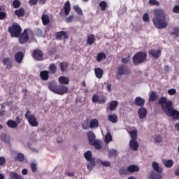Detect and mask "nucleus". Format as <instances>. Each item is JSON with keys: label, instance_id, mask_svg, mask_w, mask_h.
<instances>
[{"label": "nucleus", "instance_id": "obj_56", "mask_svg": "<svg viewBox=\"0 0 179 179\" xmlns=\"http://www.w3.org/2000/svg\"><path fill=\"white\" fill-rule=\"evenodd\" d=\"M101 164H103L105 167H110L111 164L108 161H101Z\"/></svg>", "mask_w": 179, "mask_h": 179}, {"label": "nucleus", "instance_id": "obj_61", "mask_svg": "<svg viewBox=\"0 0 179 179\" xmlns=\"http://www.w3.org/2000/svg\"><path fill=\"white\" fill-rule=\"evenodd\" d=\"M6 163V159H5V157H0V166H3Z\"/></svg>", "mask_w": 179, "mask_h": 179}, {"label": "nucleus", "instance_id": "obj_32", "mask_svg": "<svg viewBox=\"0 0 179 179\" xmlns=\"http://www.w3.org/2000/svg\"><path fill=\"white\" fill-rule=\"evenodd\" d=\"M129 134L131 136L130 141H136L138 139V131L136 130L131 131Z\"/></svg>", "mask_w": 179, "mask_h": 179}, {"label": "nucleus", "instance_id": "obj_4", "mask_svg": "<svg viewBox=\"0 0 179 179\" xmlns=\"http://www.w3.org/2000/svg\"><path fill=\"white\" fill-rule=\"evenodd\" d=\"M87 136L91 146H94L97 150L101 149V141H100V140H96V134H94L93 131H88Z\"/></svg>", "mask_w": 179, "mask_h": 179}, {"label": "nucleus", "instance_id": "obj_28", "mask_svg": "<svg viewBox=\"0 0 179 179\" xmlns=\"http://www.w3.org/2000/svg\"><path fill=\"white\" fill-rule=\"evenodd\" d=\"M99 127V120L97 119H92L90 122V128H97Z\"/></svg>", "mask_w": 179, "mask_h": 179}, {"label": "nucleus", "instance_id": "obj_9", "mask_svg": "<svg viewBox=\"0 0 179 179\" xmlns=\"http://www.w3.org/2000/svg\"><path fill=\"white\" fill-rule=\"evenodd\" d=\"M131 69L124 64H120L117 67V75L122 76L124 75H131Z\"/></svg>", "mask_w": 179, "mask_h": 179}, {"label": "nucleus", "instance_id": "obj_12", "mask_svg": "<svg viewBox=\"0 0 179 179\" xmlns=\"http://www.w3.org/2000/svg\"><path fill=\"white\" fill-rule=\"evenodd\" d=\"M62 37H64V40H68L69 38L68 33H66L65 31H60L55 33V38L58 41H61V40H62Z\"/></svg>", "mask_w": 179, "mask_h": 179}, {"label": "nucleus", "instance_id": "obj_46", "mask_svg": "<svg viewBox=\"0 0 179 179\" xmlns=\"http://www.w3.org/2000/svg\"><path fill=\"white\" fill-rule=\"evenodd\" d=\"M99 6L101 8V10H106V8H107V3L104 1H101V3H99Z\"/></svg>", "mask_w": 179, "mask_h": 179}, {"label": "nucleus", "instance_id": "obj_5", "mask_svg": "<svg viewBox=\"0 0 179 179\" xmlns=\"http://www.w3.org/2000/svg\"><path fill=\"white\" fill-rule=\"evenodd\" d=\"M8 31L11 37L17 38L22 34V27L19 24L14 22L8 28Z\"/></svg>", "mask_w": 179, "mask_h": 179}, {"label": "nucleus", "instance_id": "obj_52", "mask_svg": "<svg viewBox=\"0 0 179 179\" xmlns=\"http://www.w3.org/2000/svg\"><path fill=\"white\" fill-rule=\"evenodd\" d=\"M154 141L155 143H160V142L163 141V137H162L161 136H157L156 137H155Z\"/></svg>", "mask_w": 179, "mask_h": 179}, {"label": "nucleus", "instance_id": "obj_36", "mask_svg": "<svg viewBox=\"0 0 179 179\" xmlns=\"http://www.w3.org/2000/svg\"><path fill=\"white\" fill-rule=\"evenodd\" d=\"M164 164L167 169H171L174 166V162L172 159H168L164 162Z\"/></svg>", "mask_w": 179, "mask_h": 179}, {"label": "nucleus", "instance_id": "obj_40", "mask_svg": "<svg viewBox=\"0 0 179 179\" xmlns=\"http://www.w3.org/2000/svg\"><path fill=\"white\" fill-rule=\"evenodd\" d=\"M50 73H57V66L55 64H50L48 68Z\"/></svg>", "mask_w": 179, "mask_h": 179}, {"label": "nucleus", "instance_id": "obj_11", "mask_svg": "<svg viewBox=\"0 0 179 179\" xmlns=\"http://www.w3.org/2000/svg\"><path fill=\"white\" fill-rule=\"evenodd\" d=\"M17 38H19L20 44H26L29 39V31L27 29H24L23 33L20 34Z\"/></svg>", "mask_w": 179, "mask_h": 179}, {"label": "nucleus", "instance_id": "obj_41", "mask_svg": "<svg viewBox=\"0 0 179 179\" xmlns=\"http://www.w3.org/2000/svg\"><path fill=\"white\" fill-rule=\"evenodd\" d=\"M109 157H114L115 156H118V151L115 149L110 150L108 151Z\"/></svg>", "mask_w": 179, "mask_h": 179}, {"label": "nucleus", "instance_id": "obj_64", "mask_svg": "<svg viewBox=\"0 0 179 179\" xmlns=\"http://www.w3.org/2000/svg\"><path fill=\"white\" fill-rule=\"evenodd\" d=\"M15 123L17 124V125H18L19 124H20L21 121H20V117L17 116L15 117Z\"/></svg>", "mask_w": 179, "mask_h": 179}, {"label": "nucleus", "instance_id": "obj_27", "mask_svg": "<svg viewBox=\"0 0 179 179\" xmlns=\"http://www.w3.org/2000/svg\"><path fill=\"white\" fill-rule=\"evenodd\" d=\"M108 120L110 122H113V124H115V122H118V117H117V115H115V114L108 115Z\"/></svg>", "mask_w": 179, "mask_h": 179}, {"label": "nucleus", "instance_id": "obj_21", "mask_svg": "<svg viewBox=\"0 0 179 179\" xmlns=\"http://www.w3.org/2000/svg\"><path fill=\"white\" fill-rule=\"evenodd\" d=\"M95 76L97 79H101L103 78V75L104 74V71L101 68L98 67L96 69H94Z\"/></svg>", "mask_w": 179, "mask_h": 179}, {"label": "nucleus", "instance_id": "obj_31", "mask_svg": "<svg viewBox=\"0 0 179 179\" xmlns=\"http://www.w3.org/2000/svg\"><path fill=\"white\" fill-rule=\"evenodd\" d=\"M6 125L8 128H17V123L12 120H8L6 122Z\"/></svg>", "mask_w": 179, "mask_h": 179}, {"label": "nucleus", "instance_id": "obj_34", "mask_svg": "<svg viewBox=\"0 0 179 179\" xmlns=\"http://www.w3.org/2000/svg\"><path fill=\"white\" fill-rule=\"evenodd\" d=\"M48 87L51 92H53V93H55L57 94V92L58 90V85L51 83L49 84Z\"/></svg>", "mask_w": 179, "mask_h": 179}, {"label": "nucleus", "instance_id": "obj_63", "mask_svg": "<svg viewBox=\"0 0 179 179\" xmlns=\"http://www.w3.org/2000/svg\"><path fill=\"white\" fill-rule=\"evenodd\" d=\"M98 103H99V104H104V103H106V98L99 99Z\"/></svg>", "mask_w": 179, "mask_h": 179}, {"label": "nucleus", "instance_id": "obj_45", "mask_svg": "<svg viewBox=\"0 0 179 179\" xmlns=\"http://www.w3.org/2000/svg\"><path fill=\"white\" fill-rule=\"evenodd\" d=\"M157 99V96L156 95V92L152 91L149 96V101H156Z\"/></svg>", "mask_w": 179, "mask_h": 179}, {"label": "nucleus", "instance_id": "obj_37", "mask_svg": "<svg viewBox=\"0 0 179 179\" xmlns=\"http://www.w3.org/2000/svg\"><path fill=\"white\" fill-rule=\"evenodd\" d=\"M106 54L104 52H101L97 55L96 61L97 62H101V61H103V59H106Z\"/></svg>", "mask_w": 179, "mask_h": 179}, {"label": "nucleus", "instance_id": "obj_50", "mask_svg": "<svg viewBox=\"0 0 179 179\" xmlns=\"http://www.w3.org/2000/svg\"><path fill=\"white\" fill-rule=\"evenodd\" d=\"M149 4L155 5V6H160V3L159 1H157V0H150Z\"/></svg>", "mask_w": 179, "mask_h": 179}, {"label": "nucleus", "instance_id": "obj_43", "mask_svg": "<svg viewBox=\"0 0 179 179\" xmlns=\"http://www.w3.org/2000/svg\"><path fill=\"white\" fill-rule=\"evenodd\" d=\"M73 9L78 13V15H83V11L82 10V8L79 7V6H73Z\"/></svg>", "mask_w": 179, "mask_h": 179}, {"label": "nucleus", "instance_id": "obj_17", "mask_svg": "<svg viewBox=\"0 0 179 179\" xmlns=\"http://www.w3.org/2000/svg\"><path fill=\"white\" fill-rule=\"evenodd\" d=\"M145 99L141 96L136 97L134 104L138 107H143L145 106Z\"/></svg>", "mask_w": 179, "mask_h": 179}, {"label": "nucleus", "instance_id": "obj_49", "mask_svg": "<svg viewBox=\"0 0 179 179\" xmlns=\"http://www.w3.org/2000/svg\"><path fill=\"white\" fill-rule=\"evenodd\" d=\"M143 22H145V23H149V22H150V20L149 19V14L145 13V14L143 15Z\"/></svg>", "mask_w": 179, "mask_h": 179}, {"label": "nucleus", "instance_id": "obj_30", "mask_svg": "<svg viewBox=\"0 0 179 179\" xmlns=\"http://www.w3.org/2000/svg\"><path fill=\"white\" fill-rule=\"evenodd\" d=\"M14 161L20 162V163H22V162H24V155L21 152L17 153V156L14 158Z\"/></svg>", "mask_w": 179, "mask_h": 179}, {"label": "nucleus", "instance_id": "obj_59", "mask_svg": "<svg viewBox=\"0 0 179 179\" xmlns=\"http://www.w3.org/2000/svg\"><path fill=\"white\" fill-rule=\"evenodd\" d=\"M129 59H131L129 56L125 58H122V64H128V62H129Z\"/></svg>", "mask_w": 179, "mask_h": 179}, {"label": "nucleus", "instance_id": "obj_26", "mask_svg": "<svg viewBox=\"0 0 179 179\" xmlns=\"http://www.w3.org/2000/svg\"><path fill=\"white\" fill-rule=\"evenodd\" d=\"M68 66H69V64L67 62H62L59 64V68L62 72H66Z\"/></svg>", "mask_w": 179, "mask_h": 179}, {"label": "nucleus", "instance_id": "obj_7", "mask_svg": "<svg viewBox=\"0 0 179 179\" xmlns=\"http://www.w3.org/2000/svg\"><path fill=\"white\" fill-rule=\"evenodd\" d=\"M84 157L87 161V167L90 171L93 170V168L96 166V158L92 157V151L88 150L84 154Z\"/></svg>", "mask_w": 179, "mask_h": 179}, {"label": "nucleus", "instance_id": "obj_8", "mask_svg": "<svg viewBox=\"0 0 179 179\" xmlns=\"http://www.w3.org/2000/svg\"><path fill=\"white\" fill-rule=\"evenodd\" d=\"M24 117L26 120H27L29 125L31 127H38V122L37 121V117L33 114H31V111L30 110H27L25 115Z\"/></svg>", "mask_w": 179, "mask_h": 179}, {"label": "nucleus", "instance_id": "obj_33", "mask_svg": "<svg viewBox=\"0 0 179 179\" xmlns=\"http://www.w3.org/2000/svg\"><path fill=\"white\" fill-rule=\"evenodd\" d=\"M117 106H118V101H112L110 103V105H109V110L110 111H114V110H115Z\"/></svg>", "mask_w": 179, "mask_h": 179}, {"label": "nucleus", "instance_id": "obj_53", "mask_svg": "<svg viewBox=\"0 0 179 179\" xmlns=\"http://www.w3.org/2000/svg\"><path fill=\"white\" fill-rule=\"evenodd\" d=\"M74 17H75V15H73L67 17L65 19L66 23H71V22H72V20H73V18H74Z\"/></svg>", "mask_w": 179, "mask_h": 179}, {"label": "nucleus", "instance_id": "obj_22", "mask_svg": "<svg viewBox=\"0 0 179 179\" xmlns=\"http://www.w3.org/2000/svg\"><path fill=\"white\" fill-rule=\"evenodd\" d=\"M50 71H42L40 72V76L42 80H48L50 79V76L48 75Z\"/></svg>", "mask_w": 179, "mask_h": 179}, {"label": "nucleus", "instance_id": "obj_48", "mask_svg": "<svg viewBox=\"0 0 179 179\" xmlns=\"http://www.w3.org/2000/svg\"><path fill=\"white\" fill-rule=\"evenodd\" d=\"M171 36L179 37V28H174V31L170 33Z\"/></svg>", "mask_w": 179, "mask_h": 179}, {"label": "nucleus", "instance_id": "obj_3", "mask_svg": "<svg viewBox=\"0 0 179 179\" xmlns=\"http://www.w3.org/2000/svg\"><path fill=\"white\" fill-rule=\"evenodd\" d=\"M152 167L154 171H152L150 173L148 179H163V176L161 175L162 173H163V168L159 166V163L153 162L152 164Z\"/></svg>", "mask_w": 179, "mask_h": 179}, {"label": "nucleus", "instance_id": "obj_60", "mask_svg": "<svg viewBox=\"0 0 179 179\" xmlns=\"http://www.w3.org/2000/svg\"><path fill=\"white\" fill-rule=\"evenodd\" d=\"M173 13H179V5H176L173 8Z\"/></svg>", "mask_w": 179, "mask_h": 179}, {"label": "nucleus", "instance_id": "obj_55", "mask_svg": "<svg viewBox=\"0 0 179 179\" xmlns=\"http://www.w3.org/2000/svg\"><path fill=\"white\" fill-rule=\"evenodd\" d=\"M31 169L32 173H36V171H37V164H36L34 163H31Z\"/></svg>", "mask_w": 179, "mask_h": 179}, {"label": "nucleus", "instance_id": "obj_13", "mask_svg": "<svg viewBox=\"0 0 179 179\" xmlns=\"http://www.w3.org/2000/svg\"><path fill=\"white\" fill-rule=\"evenodd\" d=\"M69 90V88H68V87L65 85H59L57 86V91L56 92V94H59L60 96H62V94H66Z\"/></svg>", "mask_w": 179, "mask_h": 179}, {"label": "nucleus", "instance_id": "obj_15", "mask_svg": "<svg viewBox=\"0 0 179 179\" xmlns=\"http://www.w3.org/2000/svg\"><path fill=\"white\" fill-rule=\"evenodd\" d=\"M24 58V53L22 52H17L15 55V60L17 64H22Z\"/></svg>", "mask_w": 179, "mask_h": 179}, {"label": "nucleus", "instance_id": "obj_6", "mask_svg": "<svg viewBox=\"0 0 179 179\" xmlns=\"http://www.w3.org/2000/svg\"><path fill=\"white\" fill-rule=\"evenodd\" d=\"M148 59V55L145 52H138L133 56V64L134 65H139L143 64Z\"/></svg>", "mask_w": 179, "mask_h": 179}, {"label": "nucleus", "instance_id": "obj_23", "mask_svg": "<svg viewBox=\"0 0 179 179\" xmlns=\"http://www.w3.org/2000/svg\"><path fill=\"white\" fill-rule=\"evenodd\" d=\"M15 16H17V17H23L24 16L25 10L23 8H20L15 10L14 12Z\"/></svg>", "mask_w": 179, "mask_h": 179}, {"label": "nucleus", "instance_id": "obj_58", "mask_svg": "<svg viewBox=\"0 0 179 179\" xmlns=\"http://www.w3.org/2000/svg\"><path fill=\"white\" fill-rule=\"evenodd\" d=\"M38 2V0H29L28 3L30 5V6H34Z\"/></svg>", "mask_w": 179, "mask_h": 179}, {"label": "nucleus", "instance_id": "obj_62", "mask_svg": "<svg viewBox=\"0 0 179 179\" xmlns=\"http://www.w3.org/2000/svg\"><path fill=\"white\" fill-rule=\"evenodd\" d=\"M82 127H83V129H89V128H90L89 124L87 123L83 124Z\"/></svg>", "mask_w": 179, "mask_h": 179}, {"label": "nucleus", "instance_id": "obj_35", "mask_svg": "<svg viewBox=\"0 0 179 179\" xmlns=\"http://www.w3.org/2000/svg\"><path fill=\"white\" fill-rule=\"evenodd\" d=\"M0 139L6 143H9L10 142V138H9V136H7L6 134H1Z\"/></svg>", "mask_w": 179, "mask_h": 179}, {"label": "nucleus", "instance_id": "obj_25", "mask_svg": "<svg viewBox=\"0 0 179 179\" xmlns=\"http://www.w3.org/2000/svg\"><path fill=\"white\" fill-rule=\"evenodd\" d=\"M127 171L129 173H136L139 171V166L136 165H130L127 167Z\"/></svg>", "mask_w": 179, "mask_h": 179}, {"label": "nucleus", "instance_id": "obj_38", "mask_svg": "<svg viewBox=\"0 0 179 179\" xmlns=\"http://www.w3.org/2000/svg\"><path fill=\"white\" fill-rule=\"evenodd\" d=\"M94 41H95V38L93 34H91L87 36V44H89V45H92V44H94Z\"/></svg>", "mask_w": 179, "mask_h": 179}, {"label": "nucleus", "instance_id": "obj_47", "mask_svg": "<svg viewBox=\"0 0 179 179\" xmlns=\"http://www.w3.org/2000/svg\"><path fill=\"white\" fill-rule=\"evenodd\" d=\"M2 8L0 6V20H3L6 18V13L1 11Z\"/></svg>", "mask_w": 179, "mask_h": 179}, {"label": "nucleus", "instance_id": "obj_2", "mask_svg": "<svg viewBox=\"0 0 179 179\" xmlns=\"http://www.w3.org/2000/svg\"><path fill=\"white\" fill-rule=\"evenodd\" d=\"M155 17L152 18V23L157 29H166L169 25V22L166 20L167 15L164 10L157 8L154 10Z\"/></svg>", "mask_w": 179, "mask_h": 179}, {"label": "nucleus", "instance_id": "obj_42", "mask_svg": "<svg viewBox=\"0 0 179 179\" xmlns=\"http://www.w3.org/2000/svg\"><path fill=\"white\" fill-rule=\"evenodd\" d=\"M113 141V136H111V134L107 133V134L105 136V142L106 143H109L110 142Z\"/></svg>", "mask_w": 179, "mask_h": 179}, {"label": "nucleus", "instance_id": "obj_10", "mask_svg": "<svg viewBox=\"0 0 179 179\" xmlns=\"http://www.w3.org/2000/svg\"><path fill=\"white\" fill-rule=\"evenodd\" d=\"M31 57L36 61H43L44 59V53H43V50L36 49L31 53Z\"/></svg>", "mask_w": 179, "mask_h": 179}, {"label": "nucleus", "instance_id": "obj_1", "mask_svg": "<svg viewBox=\"0 0 179 179\" xmlns=\"http://www.w3.org/2000/svg\"><path fill=\"white\" fill-rule=\"evenodd\" d=\"M158 103L161 106L162 111L168 117H172L173 120H179V111L173 108V102L171 101H167V98L162 96Z\"/></svg>", "mask_w": 179, "mask_h": 179}, {"label": "nucleus", "instance_id": "obj_20", "mask_svg": "<svg viewBox=\"0 0 179 179\" xmlns=\"http://www.w3.org/2000/svg\"><path fill=\"white\" fill-rule=\"evenodd\" d=\"M129 148L135 152L138 150V149H139V143H138V141H136V140L130 141Z\"/></svg>", "mask_w": 179, "mask_h": 179}, {"label": "nucleus", "instance_id": "obj_14", "mask_svg": "<svg viewBox=\"0 0 179 179\" xmlns=\"http://www.w3.org/2000/svg\"><path fill=\"white\" fill-rule=\"evenodd\" d=\"M3 65L6 66V69H8V71H10V69L13 68L12 59H10L9 57H5L3 59Z\"/></svg>", "mask_w": 179, "mask_h": 179}, {"label": "nucleus", "instance_id": "obj_16", "mask_svg": "<svg viewBox=\"0 0 179 179\" xmlns=\"http://www.w3.org/2000/svg\"><path fill=\"white\" fill-rule=\"evenodd\" d=\"M63 10L65 16H69L71 13V2L69 1H66L64 3Z\"/></svg>", "mask_w": 179, "mask_h": 179}, {"label": "nucleus", "instance_id": "obj_54", "mask_svg": "<svg viewBox=\"0 0 179 179\" xmlns=\"http://www.w3.org/2000/svg\"><path fill=\"white\" fill-rule=\"evenodd\" d=\"M92 103H99V95L94 94L92 98Z\"/></svg>", "mask_w": 179, "mask_h": 179}, {"label": "nucleus", "instance_id": "obj_44", "mask_svg": "<svg viewBox=\"0 0 179 179\" xmlns=\"http://www.w3.org/2000/svg\"><path fill=\"white\" fill-rule=\"evenodd\" d=\"M20 5H22V3L19 0H14L13 1V6L14 9H18V8H20Z\"/></svg>", "mask_w": 179, "mask_h": 179}, {"label": "nucleus", "instance_id": "obj_39", "mask_svg": "<svg viewBox=\"0 0 179 179\" xmlns=\"http://www.w3.org/2000/svg\"><path fill=\"white\" fill-rule=\"evenodd\" d=\"M10 179H23V178H22L20 175L16 173V172H10Z\"/></svg>", "mask_w": 179, "mask_h": 179}, {"label": "nucleus", "instance_id": "obj_24", "mask_svg": "<svg viewBox=\"0 0 179 179\" xmlns=\"http://www.w3.org/2000/svg\"><path fill=\"white\" fill-rule=\"evenodd\" d=\"M58 81L60 85H69V78L65 76H60L58 78Z\"/></svg>", "mask_w": 179, "mask_h": 179}, {"label": "nucleus", "instance_id": "obj_51", "mask_svg": "<svg viewBox=\"0 0 179 179\" xmlns=\"http://www.w3.org/2000/svg\"><path fill=\"white\" fill-rule=\"evenodd\" d=\"M128 169H126L125 168H122L119 170V173L120 176H124V174H128Z\"/></svg>", "mask_w": 179, "mask_h": 179}, {"label": "nucleus", "instance_id": "obj_19", "mask_svg": "<svg viewBox=\"0 0 179 179\" xmlns=\"http://www.w3.org/2000/svg\"><path fill=\"white\" fill-rule=\"evenodd\" d=\"M138 114L139 118L141 120H143V118H145L146 115H148V110H146V108L143 107L140 108L138 110Z\"/></svg>", "mask_w": 179, "mask_h": 179}, {"label": "nucleus", "instance_id": "obj_18", "mask_svg": "<svg viewBox=\"0 0 179 179\" xmlns=\"http://www.w3.org/2000/svg\"><path fill=\"white\" fill-rule=\"evenodd\" d=\"M149 54L153 58H155V59H157L160 55H162V50H151L149 51Z\"/></svg>", "mask_w": 179, "mask_h": 179}, {"label": "nucleus", "instance_id": "obj_29", "mask_svg": "<svg viewBox=\"0 0 179 179\" xmlns=\"http://www.w3.org/2000/svg\"><path fill=\"white\" fill-rule=\"evenodd\" d=\"M42 23L44 26L50 24V17L48 15L43 14L41 17Z\"/></svg>", "mask_w": 179, "mask_h": 179}, {"label": "nucleus", "instance_id": "obj_57", "mask_svg": "<svg viewBox=\"0 0 179 179\" xmlns=\"http://www.w3.org/2000/svg\"><path fill=\"white\" fill-rule=\"evenodd\" d=\"M168 93L169 94H170V96H174V94L177 93V91L176 90V89H171L168 90Z\"/></svg>", "mask_w": 179, "mask_h": 179}]
</instances>
